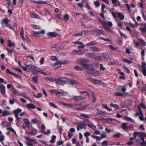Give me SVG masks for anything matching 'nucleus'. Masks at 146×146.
I'll list each match as a JSON object with an SVG mask.
<instances>
[{
  "instance_id": "obj_1",
  "label": "nucleus",
  "mask_w": 146,
  "mask_h": 146,
  "mask_svg": "<svg viewBox=\"0 0 146 146\" xmlns=\"http://www.w3.org/2000/svg\"><path fill=\"white\" fill-rule=\"evenodd\" d=\"M82 66L85 68L89 70V71H88V72L89 73L93 74L94 75H96L97 74L96 73L97 71L92 68H91L90 66H89L88 64L82 63Z\"/></svg>"
},
{
  "instance_id": "obj_2",
  "label": "nucleus",
  "mask_w": 146,
  "mask_h": 146,
  "mask_svg": "<svg viewBox=\"0 0 146 146\" xmlns=\"http://www.w3.org/2000/svg\"><path fill=\"white\" fill-rule=\"evenodd\" d=\"M10 20L7 18H5L3 19L1 21V24L3 27L5 26L11 29L12 27L11 25L9 24Z\"/></svg>"
},
{
  "instance_id": "obj_3",
  "label": "nucleus",
  "mask_w": 146,
  "mask_h": 146,
  "mask_svg": "<svg viewBox=\"0 0 146 146\" xmlns=\"http://www.w3.org/2000/svg\"><path fill=\"white\" fill-rule=\"evenodd\" d=\"M133 127L132 125H130L129 126H127V124L125 123H123L122 124L121 128H122L125 130H130L131 128Z\"/></svg>"
},
{
  "instance_id": "obj_4",
  "label": "nucleus",
  "mask_w": 146,
  "mask_h": 146,
  "mask_svg": "<svg viewBox=\"0 0 146 146\" xmlns=\"http://www.w3.org/2000/svg\"><path fill=\"white\" fill-rule=\"evenodd\" d=\"M33 34L36 37H40L41 36V35H44L45 34V31L44 30L38 32L33 31Z\"/></svg>"
},
{
  "instance_id": "obj_5",
  "label": "nucleus",
  "mask_w": 146,
  "mask_h": 146,
  "mask_svg": "<svg viewBox=\"0 0 146 146\" xmlns=\"http://www.w3.org/2000/svg\"><path fill=\"white\" fill-rule=\"evenodd\" d=\"M22 111V110L20 109V108H18L17 110H14L13 111L14 113L15 114V117L17 118V119L18 121H19V119H21V118H19L18 115V113L21 112Z\"/></svg>"
},
{
  "instance_id": "obj_6",
  "label": "nucleus",
  "mask_w": 146,
  "mask_h": 146,
  "mask_svg": "<svg viewBox=\"0 0 146 146\" xmlns=\"http://www.w3.org/2000/svg\"><path fill=\"white\" fill-rule=\"evenodd\" d=\"M87 122L86 125L92 129H96V126L94 125V124L90 122L88 119H86Z\"/></svg>"
},
{
  "instance_id": "obj_7",
  "label": "nucleus",
  "mask_w": 146,
  "mask_h": 146,
  "mask_svg": "<svg viewBox=\"0 0 146 146\" xmlns=\"http://www.w3.org/2000/svg\"><path fill=\"white\" fill-rule=\"evenodd\" d=\"M88 49H85L83 50H74L72 52V54H76L81 52H82L83 53L86 52V51H88Z\"/></svg>"
},
{
  "instance_id": "obj_8",
  "label": "nucleus",
  "mask_w": 146,
  "mask_h": 146,
  "mask_svg": "<svg viewBox=\"0 0 146 146\" xmlns=\"http://www.w3.org/2000/svg\"><path fill=\"white\" fill-rule=\"evenodd\" d=\"M56 83L58 85H63L66 83V81L62 78H60L56 81Z\"/></svg>"
},
{
  "instance_id": "obj_9",
  "label": "nucleus",
  "mask_w": 146,
  "mask_h": 146,
  "mask_svg": "<svg viewBox=\"0 0 146 146\" xmlns=\"http://www.w3.org/2000/svg\"><path fill=\"white\" fill-rule=\"evenodd\" d=\"M100 23L103 26L104 28L107 31H109L110 30L107 27V23L105 21H102V20H99Z\"/></svg>"
},
{
  "instance_id": "obj_10",
  "label": "nucleus",
  "mask_w": 146,
  "mask_h": 146,
  "mask_svg": "<svg viewBox=\"0 0 146 146\" xmlns=\"http://www.w3.org/2000/svg\"><path fill=\"white\" fill-rule=\"evenodd\" d=\"M88 80L92 83L96 84H99L100 82L99 80L92 78H89L88 79Z\"/></svg>"
},
{
  "instance_id": "obj_11",
  "label": "nucleus",
  "mask_w": 146,
  "mask_h": 146,
  "mask_svg": "<svg viewBox=\"0 0 146 146\" xmlns=\"http://www.w3.org/2000/svg\"><path fill=\"white\" fill-rule=\"evenodd\" d=\"M146 63L144 62H143L142 63V72L143 74L145 76L146 75V67L145 66Z\"/></svg>"
},
{
  "instance_id": "obj_12",
  "label": "nucleus",
  "mask_w": 146,
  "mask_h": 146,
  "mask_svg": "<svg viewBox=\"0 0 146 146\" xmlns=\"http://www.w3.org/2000/svg\"><path fill=\"white\" fill-rule=\"evenodd\" d=\"M84 98L85 97L81 96H74L72 98L73 100L75 101H80L81 100H84Z\"/></svg>"
},
{
  "instance_id": "obj_13",
  "label": "nucleus",
  "mask_w": 146,
  "mask_h": 146,
  "mask_svg": "<svg viewBox=\"0 0 146 146\" xmlns=\"http://www.w3.org/2000/svg\"><path fill=\"white\" fill-rule=\"evenodd\" d=\"M25 137L26 139L28 141L30 142H33L34 144H37L38 143L37 141L35 139H33L29 137L25 136Z\"/></svg>"
},
{
  "instance_id": "obj_14",
  "label": "nucleus",
  "mask_w": 146,
  "mask_h": 146,
  "mask_svg": "<svg viewBox=\"0 0 146 146\" xmlns=\"http://www.w3.org/2000/svg\"><path fill=\"white\" fill-rule=\"evenodd\" d=\"M37 67L35 66H33L31 68V72L34 74H36L38 72V71L37 69Z\"/></svg>"
},
{
  "instance_id": "obj_15",
  "label": "nucleus",
  "mask_w": 146,
  "mask_h": 146,
  "mask_svg": "<svg viewBox=\"0 0 146 146\" xmlns=\"http://www.w3.org/2000/svg\"><path fill=\"white\" fill-rule=\"evenodd\" d=\"M85 127L84 124L83 123H80L77 127V129L79 131L80 129H82Z\"/></svg>"
},
{
  "instance_id": "obj_16",
  "label": "nucleus",
  "mask_w": 146,
  "mask_h": 146,
  "mask_svg": "<svg viewBox=\"0 0 146 146\" xmlns=\"http://www.w3.org/2000/svg\"><path fill=\"white\" fill-rule=\"evenodd\" d=\"M47 35L51 37H54L58 35L57 33L55 32H50L48 33Z\"/></svg>"
},
{
  "instance_id": "obj_17",
  "label": "nucleus",
  "mask_w": 146,
  "mask_h": 146,
  "mask_svg": "<svg viewBox=\"0 0 146 146\" xmlns=\"http://www.w3.org/2000/svg\"><path fill=\"white\" fill-rule=\"evenodd\" d=\"M73 43L75 44H79V45H81V46H78V48L79 49L84 48L85 47V46L84 45L83 43L82 42L77 41L73 42Z\"/></svg>"
},
{
  "instance_id": "obj_18",
  "label": "nucleus",
  "mask_w": 146,
  "mask_h": 146,
  "mask_svg": "<svg viewBox=\"0 0 146 146\" xmlns=\"http://www.w3.org/2000/svg\"><path fill=\"white\" fill-rule=\"evenodd\" d=\"M112 3L114 4V6L116 7L117 6H120V3L118 0H112Z\"/></svg>"
},
{
  "instance_id": "obj_19",
  "label": "nucleus",
  "mask_w": 146,
  "mask_h": 146,
  "mask_svg": "<svg viewBox=\"0 0 146 146\" xmlns=\"http://www.w3.org/2000/svg\"><path fill=\"white\" fill-rule=\"evenodd\" d=\"M20 96L23 97L28 100H31L30 98L28 96L27 94L25 92H24L21 94Z\"/></svg>"
},
{
  "instance_id": "obj_20",
  "label": "nucleus",
  "mask_w": 146,
  "mask_h": 146,
  "mask_svg": "<svg viewBox=\"0 0 146 146\" xmlns=\"http://www.w3.org/2000/svg\"><path fill=\"white\" fill-rule=\"evenodd\" d=\"M52 65L54 66L55 69H57L60 68L61 66V63L59 61H57L54 64Z\"/></svg>"
},
{
  "instance_id": "obj_21",
  "label": "nucleus",
  "mask_w": 146,
  "mask_h": 146,
  "mask_svg": "<svg viewBox=\"0 0 146 146\" xmlns=\"http://www.w3.org/2000/svg\"><path fill=\"white\" fill-rule=\"evenodd\" d=\"M113 120L112 119L108 118V119H105L102 118V121L103 123H108L110 122V121H111Z\"/></svg>"
},
{
  "instance_id": "obj_22",
  "label": "nucleus",
  "mask_w": 146,
  "mask_h": 146,
  "mask_svg": "<svg viewBox=\"0 0 146 146\" xmlns=\"http://www.w3.org/2000/svg\"><path fill=\"white\" fill-rule=\"evenodd\" d=\"M26 107L27 108L30 109H35L36 108V106L32 104H27L26 106Z\"/></svg>"
},
{
  "instance_id": "obj_23",
  "label": "nucleus",
  "mask_w": 146,
  "mask_h": 146,
  "mask_svg": "<svg viewBox=\"0 0 146 146\" xmlns=\"http://www.w3.org/2000/svg\"><path fill=\"white\" fill-rule=\"evenodd\" d=\"M90 49L94 52H99L100 51V49L95 47H92L90 48Z\"/></svg>"
},
{
  "instance_id": "obj_24",
  "label": "nucleus",
  "mask_w": 146,
  "mask_h": 146,
  "mask_svg": "<svg viewBox=\"0 0 146 146\" xmlns=\"http://www.w3.org/2000/svg\"><path fill=\"white\" fill-rule=\"evenodd\" d=\"M141 132H135L133 133V136L135 137V138H136L137 136H139V137L140 136H141Z\"/></svg>"
},
{
  "instance_id": "obj_25",
  "label": "nucleus",
  "mask_w": 146,
  "mask_h": 146,
  "mask_svg": "<svg viewBox=\"0 0 146 146\" xmlns=\"http://www.w3.org/2000/svg\"><path fill=\"white\" fill-rule=\"evenodd\" d=\"M25 123L27 125V127H29L30 125V123L28 119H23Z\"/></svg>"
},
{
  "instance_id": "obj_26",
  "label": "nucleus",
  "mask_w": 146,
  "mask_h": 146,
  "mask_svg": "<svg viewBox=\"0 0 146 146\" xmlns=\"http://www.w3.org/2000/svg\"><path fill=\"white\" fill-rule=\"evenodd\" d=\"M32 1L33 3H36V4H47V3L43 1L33 0Z\"/></svg>"
},
{
  "instance_id": "obj_27",
  "label": "nucleus",
  "mask_w": 146,
  "mask_h": 146,
  "mask_svg": "<svg viewBox=\"0 0 146 146\" xmlns=\"http://www.w3.org/2000/svg\"><path fill=\"white\" fill-rule=\"evenodd\" d=\"M86 56L91 58H92L94 56V54L93 53H85Z\"/></svg>"
},
{
  "instance_id": "obj_28",
  "label": "nucleus",
  "mask_w": 146,
  "mask_h": 146,
  "mask_svg": "<svg viewBox=\"0 0 146 146\" xmlns=\"http://www.w3.org/2000/svg\"><path fill=\"white\" fill-rule=\"evenodd\" d=\"M50 92L52 93V94H58L60 93L59 91L57 90H50Z\"/></svg>"
},
{
  "instance_id": "obj_29",
  "label": "nucleus",
  "mask_w": 146,
  "mask_h": 146,
  "mask_svg": "<svg viewBox=\"0 0 146 146\" xmlns=\"http://www.w3.org/2000/svg\"><path fill=\"white\" fill-rule=\"evenodd\" d=\"M117 15L120 20H123L124 19L125 17L124 16L122 15L121 13L118 12L117 13Z\"/></svg>"
},
{
  "instance_id": "obj_30",
  "label": "nucleus",
  "mask_w": 146,
  "mask_h": 146,
  "mask_svg": "<svg viewBox=\"0 0 146 146\" xmlns=\"http://www.w3.org/2000/svg\"><path fill=\"white\" fill-rule=\"evenodd\" d=\"M60 103L62 104L65 106H68L70 108H73V105H72V104H66L63 102H61Z\"/></svg>"
},
{
  "instance_id": "obj_31",
  "label": "nucleus",
  "mask_w": 146,
  "mask_h": 146,
  "mask_svg": "<svg viewBox=\"0 0 146 146\" xmlns=\"http://www.w3.org/2000/svg\"><path fill=\"white\" fill-rule=\"evenodd\" d=\"M144 28H141L139 29V30L143 33H145L146 32V25L144 24Z\"/></svg>"
},
{
  "instance_id": "obj_32",
  "label": "nucleus",
  "mask_w": 146,
  "mask_h": 146,
  "mask_svg": "<svg viewBox=\"0 0 146 146\" xmlns=\"http://www.w3.org/2000/svg\"><path fill=\"white\" fill-rule=\"evenodd\" d=\"M21 33L20 34V36L22 38V39L24 40H25V38L24 36V31L23 30V28H21Z\"/></svg>"
},
{
  "instance_id": "obj_33",
  "label": "nucleus",
  "mask_w": 146,
  "mask_h": 146,
  "mask_svg": "<svg viewBox=\"0 0 146 146\" xmlns=\"http://www.w3.org/2000/svg\"><path fill=\"white\" fill-rule=\"evenodd\" d=\"M30 17L32 18L37 19L39 18V16L38 15L33 13H31V14Z\"/></svg>"
},
{
  "instance_id": "obj_34",
  "label": "nucleus",
  "mask_w": 146,
  "mask_h": 146,
  "mask_svg": "<svg viewBox=\"0 0 146 146\" xmlns=\"http://www.w3.org/2000/svg\"><path fill=\"white\" fill-rule=\"evenodd\" d=\"M6 72L9 74H11L12 75H13L14 76H16V74L15 73H13L11 71V70L10 69H7L6 70Z\"/></svg>"
},
{
  "instance_id": "obj_35",
  "label": "nucleus",
  "mask_w": 146,
  "mask_h": 146,
  "mask_svg": "<svg viewBox=\"0 0 146 146\" xmlns=\"http://www.w3.org/2000/svg\"><path fill=\"white\" fill-rule=\"evenodd\" d=\"M8 45L10 47H12V46H14L15 45V44L11 42L10 40H8Z\"/></svg>"
},
{
  "instance_id": "obj_36",
  "label": "nucleus",
  "mask_w": 146,
  "mask_h": 146,
  "mask_svg": "<svg viewBox=\"0 0 146 146\" xmlns=\"http://www.w3.org/2000/svg\"><path fill=\"white\" fill-rule=\"evenodd\" d=\"M138 109L139 111V113H137L135 115L137 116L139 115H143V113L142 111H141V110L140 109V108H139V107H138Z\"/></svg>"
},
{
  "instance_id": "obj_37",
  "label": "nucleus",
  "mask_w": 146,
  "mask_h": 146,
  "mask_svg": "<svg viewBox=\"0 0 146 146\" xmlns=\"http://www.w3.org/2000/svg\"><path fill=\"white\" fill-rule=\"evenodd\" d=\"M2 95H4L5 94V87L4 86L0 89Z\"/></svg>"
},
{
  "instance_id": "obj_38",
  "label": "nucleus",
  "mask_w": 146,
  "mask_h": 146,
  "mask_svg": "<svg viewBox=\"0 0 146 146\" xmlns=\"http://www.w3.org/2000/svg\"><path fill=\"white\" fill-rule=\"evenodd\" d=\"M96 44L95 42L93 41L91 42H90L86 44V46H89L93 45H95Z\"/></svg>"
},
{
  "instance_id": "obj_39",
  "label": "nucleus",
  "mask_w": 146,
  "mask_h": 146,
  "mask_svg": "<svg viewBox=\"0 0 146 146\" xmlns=\"http://www.w3.org/2000/svg\"><path fill=\"white\" fill-rule=\"evenodd\" d=\"M32 79L33 81V82L36 84L38 83V78L37 77V76H34L33 78Z\"/></svg>"
},
{
  "instance_id": "obj_40",
  "label": "nucleus",
  "mask_w": 146,
  "mask_h": 146,
  "mask_svg": "<svg viewBox=\"0 0 146 146\" xmlns=\"http://www.w3.org/2000/svg\"><path fill=\"white\" fill-rule=\"evenodd\" d=\"M64 19L65 21H67L69 19V15L66 14L64 17Z\"/></svg>"
},
{
  "instance_id": "obj_41",
  "label": "nucleus",
  "mask_w": 146,
  "mask_h": 146,
  "mask_svg": "<svg viewBox=\"0 0 146 146\" xmlns=\"http://www.w3.org/2000/svg\"><path fill=\"white\" fill-rule=\"evenodd\" d=\"M74 68L76 70L80 71H83V69L81 67H79L78 66H76L74 67Z\"/></svg>"
},
{
  "instance_id": "obj_42",
  "label": "nucleus",
  "mask_w": 146,
  "mask_h": 146,
  "mask_svg": "<svg viewBox=\"0 0 146 146\" xmlns=\"http://www.w3.org/2000/svg\"><path fill=\"white\" fill-rule=\"evenodd\" d=\"M59 92H60V93H59L58 94L60 95V96H65L67 95L68 94V93L66 92H60V91H59Z\"/></svg>"
},
{
  "instance_id": "obj_43",
  "label": "nucleus",
  "mask_w": 146,
  "mask_h": 146,
  "mask_svg": "<svg viewBox=\"0 0 146 146\" xmlns=\"http://www.w3.org/2000/svg\"><path fill=\"white\" fill-rule=\"evenodd\" d=\"M56 138V136L55 135H53L52 137V139L50 141L51 143H54L55 141V140Z\"/></svg>"
},
{
  "instance_id": "obj_44",
  "label": "nucleus",
  "mask_w": 146,
  "mask_h": 146,
  "mask_svg": "<svg viewBox=\"0 0 146 146\" xmlns=\"http://www.w3.org/2000/svg\"><path fill=\"white\" fill-rule=\"evenodd\" d=\"M122 60L124 62H126L128 64H131L132 63L131 61H130L126 59H122Z\"/></svg>"
},
{
  "instance_id": "obj_45",
  "label": "nucleus",
  "mask_w": 146,
  "mask_h": 146,
  "mask_svg": "<svg viewBox=\"0 0 146 146\" xmlns=\"http://www.w3.org/2000/svg\"><path fill=\"white\" fill-rule=\"evenodd\" d=\"M36 129H33V130H31L30 133L33 135H35L36 133Z\"/></svg>"
},
{
  "instance_id": "obj_46",
  "label": "nucleus",
  "mask_w": 146,
  "mask_h": 146,
  "mask_svg": "<svg viewBox=\"0 0 146 146\" xmlns=\"http://www.w3.org/2000/svg\"><path fill=\"white\" fill-rule=\"evenodd\" d=\"M110 106L115 109H117L118 108V106L116 104H113V103H111L110 104Z\"/></svg>"
},
{
  "instance_id": "obj_47",
  "label": "nucleus",
  "mask_w": 146,
  "mask_h": 146,
  "mask_svg": "<svg viewBox=\"0 0 146 146\" xmlns=\"http://www.w3.org/2000/svg\"><path fill=\"white\" fill-rule=\"evenodd\" d=\"M94 3L96 7H99L100 5V2L98 1H95L94 2Z\"/></svg>"
},
{
  "instance_id": "obj_48",
  "label": "nucleus",
  "mask_w": 146,
  "mask_h": 146,
  "mask_svg": "<svg viewBox=\"0 0 146 146\" xmlns=\"http://www.w3.org/2000/svg\"><path fill=\"white\" fill-rule=\"evenodd\" d=\"M12 88L13 90V93L15 94H19V92L18 91L15 89L14 87H12Z\"/></svg>"
},
{
  "instance_id": "obj_49",
  "label": "nucleus",
  "mask_w": 146,
  "mask_h": 146,
  "mask_svg": "<svg viewBox=\"0 0 146 146\" xmlns=\"http://www.w3.org/2000/svg\"><path fill=\"white\" fill-rule=\"evenodd\" d=\"M49 105L50 106L52 107V108H57V106L55 104H53L52 103L50 102L49 103Z\"/></svg>"
},
{
  "instance_id": "obj_50",
  "label": "nucleus",
  "mask_w": 146,
  "mask_h": 146,
  "mask_svg": "<svg viewBox=\"0 0 146 146\" xmlns=\"http://www.w3.org/2000/svg\"><path fill=\"white\" fill-rule=\"evenodd\" d=\"M92 137L98 140H101V138L100 137L95 135H92Z\"/></svg>"
},
{
  "instance_id": "obj_51",
  "label": "nucleus",
  "mask_w": 146,
  "mask_h": 146,
  "mask_svg": "<svg viewBox=\"0 0 146 146\" xmlns=\"http://www.w3.org/2000/svg\"><path fill=\"white\" fill-rule=\"evenodd\" d=\"M108 143V141L107 140H106L104 141L102 143V145L103 146H107Z\"/></svg>"
},
{
  "instance_id": "obj_52",
  "label": "nucleus",
  "mask_w": 146,
  "mask_h": 146,
  "mask_svg": "<svg viewBox=\"0 0 146 146\" xmlns=\"http://www.w3.org/2000/svg\"><path fill=\"white\" fill-rule=\"evenodd\" d=\"M70 83L72 84L75 86L77 84V82L74 80H71L70 81Z\"/></svg>"
},
{
  "instance_id": "obj_53",
  "label": "nucleus",
  "mask_w": 146,
  "mask_h": 146,
  "mask_svg": "<svg viewBox=\"0 0 146 146\" xmlns=\"http://www.w3.org/2000/svg\"><path fill=\"white\" fill-rule=\"evenodd\" d=\"M119 33L120 35L124 38H127V36L125 34L121 33L120 31H119Z\"/></svg>"
},
{
  "instance_id": "obj_54",
  "label": "nucleus",
  "mask_w": 146,
  "mask_h": 146,
  "mask_svg": "<svg viewBox=\"0 0 146 146\" xmlns=\"http://www.w3.org/2000/svg\"><path fill=\"white\" fill-rule=\"evenodd\" d=\"M50 130H48L46 132H45V131H42V133L45 134L47 135H48L50 133Z\"/></svg>"
},
{
  "instance_id": "obj_55",
  "label": "nucleus",
  "mask_w": 146,
  "mask_h": 146,
  "mask_svg": "<svg viewBox=\"0 0 146 146\" xmlns=\"http://www.w3.org/2000/svg\"><path fill=\"white\" fill-rule=\"evenodd\" d=\"M73 135V133L71 132H68V137L69 139L71 138Z\"/></svg>"
},
{
  "instance_id": "obj_56",
  "label": "nucleus",
  "mask_w": 146,
  "mask_h": 146,
  "mask_svg": "<svg viewBox=\"0 0 146 146\" xmlns=\"http://www.w3.org/2000/svg\"><path fill=\"white\" fill-rule=\"evenodd\" d=\"M45 125L44 124H42L41 126V129L40 130V132L42 133V131H45Z\"/></svg>"
},
{
  "instance_id": "obj_57",
  "label": "nucleus",
  "mask_w": 146,
  "mask_h": 146,
  "mask_svg": "<svg viewBox=\"0 0 146 146\" xmlns=\"http://www.w3.org/2000/svg\"><path fill=\"white\" fill-rule=\"evenodd\" d=\"M138 40L139 41H140L142 43V44L143 45H146V42L143 40L141 39H138Z\"/></svg>"
},
{
  "instance_id": "obj_58",
  "label": "nucleus",
  "mask_w": 146,
  "mask_h": 146,
  "mask_svg": "<svg viewBox=\"0 0 146 146\" xmlns=\"http://www.w3.org/2000/svg\"><path fill=\"white\" fill-rule=\"evenodd\" d=\"M50 59L52 61H56L57 60V58L56 56H52Z\"/></svg>"
},
{
  "instance_id": "obj_59",
  "label": "nucleus",
  "mask_w": 146,
  "mask_h": 146,
  "mask_svg": "<svg viewBox=\"0 0 146 146\" xmlns=\"http://www.w3.org/2000/svg\"><path fill=\"white\" fill-rule=\"evenodd\" d=\"M97 111L98 113L100 114L103 115L104 113L100 109H97Z\"/></svg>"
},
{
  "instance_id": "obj_60",
  "label": "nucleus",
  "mask_w": 146,
  "mask_h": 146,
  "mask_svg": "<svg viewBox=\"0 0 146 146\" xmlns=\"http://www.w3.org/2000/svg\"><path fill=\"white\" fill-rule=\"evenodd\" d=\"M109 48H110L112 49L113 50H116L117 49L116 47L113 46L111 45H109Z\"/></svg>"
},
{
  "instance_id": "obj_61",
  "label": "nucleus",
  "mask_w": 146,
  "mask_h": 146,
  "mask_svg": "<svg viewBox=\"0 0 146 146\" xmlns=\"http://www.w3.org/2000/svg\"><path fill=\"white\" fill-rule=\"evenodd\" d=\"M33 27L36 29L40 30V27L38 25H33Z\"/></svg>"
},
{
  "instance_id": "obj_62",
  "label": "nucleus",
  "mask_w": 146,
  "mask_h": 146,
  "mask_svg": "<svg viewBox=\"0 0 146 146\" xmlns=\"http://www.w3.org/2000/svg\"><path fill=\"white\" fill-rule=\"evenodd\" d=\"M133 43L135 46L136 47H137L139 46V44L137 42H136L134 41H133Z\"/></svg>"
},
{
  "instance_id": "obj_63",
  "label": "nucleus",
  "mask_w": 146,
  "mask_h": 146,
  "mask_svg": "<svg viewBox=\"0 0 146 146\" xmlns=\"http://www.w3.org/2000/svg\"><path fill=\"white\" fill-rule=\"evenodd\" d=\"M42 96V94L41 93H38L36 96H35V97L36 98H40Z\"/></svg>"
},
{
  "instance_id": "obj_64",
  "label": "nucleus",
  "mask_w": 146,
  "mask_h": 146,
  "mask_svg": "<svg viewBox=\"0 0 146 146\" xmlns=\"http://www.w3.org/2000/svg\"><path fill=\"white\" fill-rule=\"evenodd\" d=\"M140 145L141 146H145L146 145V142L145 141H143L141 142L140 143Z\"/></svg>"
}]
</instances>
